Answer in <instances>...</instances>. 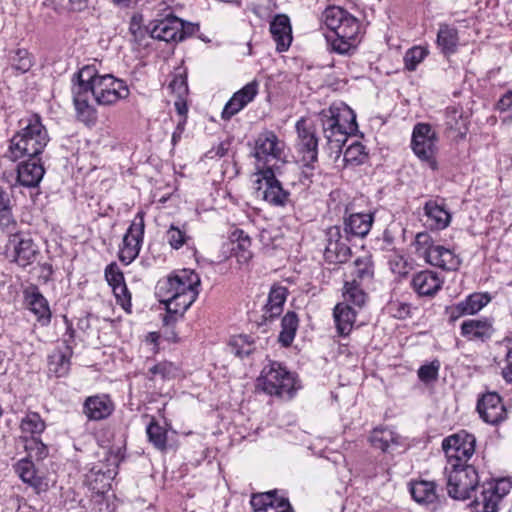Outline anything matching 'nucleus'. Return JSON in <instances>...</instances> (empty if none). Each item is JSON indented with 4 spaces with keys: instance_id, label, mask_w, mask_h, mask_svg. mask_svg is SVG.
I'll return each instance as SVG.
<instances>
[{
    "instance_id": "20",
    "label": "nucleus",
    "mask_w": 512,
    "mask_h": 512,
    "mask_svg": "<svg viewBox=\"0 0 512 512\" xmlns=\"http://www.w3.org/2000/svg\"><path fill=\"white\" fill-rule=\"evenodd\" d=\"M259 84L253 80L233 94L224 106L222 118L229 120L251 103L258 94Z\"/></svg>"
},
{
    "instance_id": "38",
    "label": "nucleus",
    "mask_w": 512,
    "mask_h": 512,
    "mask_svg": "<svg viewBox=\"0 0 512 512\" xmlns=\"http://www.w3.org/2000/svg\"><path fill=\"white\" fill-rule=\"evenodd\" d=\"M351 281L370 285L374 276L371 258L368 256L357 258L351 271Z\"/></svg>"
},
{
    "instance_id": "49",
    "label": "nucleus",
    "mask_w": 512,
    "mask_h": 512,
    "mask_svg": "<svg viewBox=\"0 0 512 512\" xmlns=\"http://www.w3.org/2000/svg\"><path fill=\"white\" fill-rule=\"evenodd\" d=\"M149 441L153 446L161 451H164L167 447V432L155 421H152L146 429Z\"/></svg>"
},
{
    "instance_id": "54",
    "label": "nucleus",
    "mask_w": 512,
    "mask_h": 512,
    "mask_svg": "<svg viewBox=\"0 0 512 512\" xmlns=\"http://www.w3.org/2000/svg\"><path fill=\"white\" fill-rule=\"evenodd\" d=\"M446 125L452 130L461 132L462 128L466 126L462 112L454 107L448 108L446 111Z\"/></svg>"
},
{
    "instance_id": "39",
    "label": "nucleus",
    "mask_w": 512,
    "mask_h": 512,
    "mask_svg": "<svg viewBox=\"0 0 512 512\" xmlns=\"http://www.w3.org/2000/svg\"><path fill=\"white\" fill-rule=\"evenodd\" d=\"M437 45L445 55L454 53L458 45L457 29L441 24L437 33Z\"/></svg>"
},
{
    "instance_id": "22",
    "label": "nucleus",
    "mask_w": 512,
    "mask_h": 512,
    "mask_svg": "<svg viewBox=\"0 0 512 512\" xmlns=\"http://www.w3.org/2000/svg\"><path fill=\"white\" fill-rule=\"evenodd\" d=\"M443 279L436 272L423 270L413 275L411 287L420 297H433L442 288Z\"/></svg>"
},
{
    "instance_id": "5",
    "label": "nucleus",
    "mask_w": 512,
    "mask_h": 512,
    "mask_svg": "<svg viewBox=\"0 0 512 512\" xmlns=\"http://www.w3.org/2000/svg\"><path fill=\"white\" fill-rule=\"evenodd\" d=\"M257 386L271 396L284 399H291L298 389L294 374L276 361H270L263 367Z\"/></svg>"
},
{
    "instance_id": "21",
    "label": "nucleus",
    "mask_w": 512,
    "mask_h": 512,
    "mask_svg": "<svg viewBox=\"0 0 512 512\" xmlns=\"http://www.w3.org/2000/svg\"><path fill=\"white\" fill-rule=\"evenodd\" d=\"M493 333V323L486 317L465 320L460 326L461 336L468 341L484 342L490 339Z\"/></svg>"
},
{
    "instance_id": "60",
    "label": "nucleus",
    "mask_w": 512,
    "mask_h": 512,
    "mask_svg": "<svg viewBox=\"0 0 512 512\" xmlns=\"http://www.w3.org/2000/svg\"><path fill=\"white\" fill-rule=\"evenodd\" d=\"M411 305L405 302H394L391 304V310L394 317L398 319H405L411 314Z\"/></svg>"
},
{
    "instance_id": "62",
    "label": "nucleus",
    "mask_w": 512,
    "mask_h": 512,
    "mask_svg": "<svg viewBox=\"0 0 512 512\" xmlns=\"http://www.w3.org/2000/svg\"><path fill=\"white\" fill-rule=\"evenodd\" d=\"M45 5L58 13L71 12L68 0H46Z\"/></svg>"
},
{
    "instance_id": "32",
    "label": "nucleus",
    "mask_w": 512,
    "mask_h": 512,
    "mask_svg": "<svg viewBox=\"0 0 512 512\" xmlns=\"http://www.w3.org/2000/svg\"><path fill=\"white\" fill-rule=\"evenodd\" d=\"M333 316L338 334L347 336L353 329L356 312L348 304L340 303L335 306Z\"/></svg>"
},
{
    "instance_id": "44",
    "label": "nucleus",
    "mask_w": 512,
    "mask_h": 512,
    "mask_svg": "<svg viewBox=\"0 0 512 512\" xmlns=\"http://www.w3.org/2000/svg\"><path fill=\"white\" fill-rule=\"evenodd\" d=\"M187 69L185 66L175 67L172 73V79L168 85L169 89L176 97H187L189 93L187 83Z\"/></svg>"
},
{
    "instance_id": "25",
    "label": "nucleus",
    "mask_w": 512,
    "mask_h": 512,
    "mask_svg": "<svg viewBox=\"0 0 512 512\" xmlns=\"http://www.w3.org/2000/svg\"><path fill=\"white\" fill-rule=\"evenodd\" d=\"M72 347L65 340L62 345L58 346L48 358L49 373L56 377H64L70 370V359L72 357Z\"/></svg>"
},
{
    "instance_id": "52",
    "label": "nucleus",
    "mask_w": 512,
    "mask_h": 512,
    "mask_svg": "<svg viewBox=\"0 0 512 512\" xmlns=\"http://www.w3.org/2000/svg\"><path fill=\"white\" fill-rule=\"evenodd\" d=\"M189 236L185 230L180 229L175 225H171L166 231V240L171 248L178 250L187 242Z\"/></svg>"
},
{
    "instance_id": "59",
    "label": "nucleus",
    "mask_w": 512,
    "mask_h": 512,
    "mask_svg": "<svg viewBox=\"0 0 512 512\" xmlns=\"http://www.w3.org/2000/svg\"><path fill=\"white\" fill-rule=\"evenodd\" d=\"M112 289H113V292H114L116 298L121 303L122 307L124 309H127V306L131 305V303H130L131 297H130V293L127 289L125 282L113 287Z\"/></svg>"
},
{
    "instance_id": "3",
    "label": "nucleus",
    "mask_w": 512,
    "mask_h": 512,
    "mask_svg": "<svg viewBox=\"0 0 512 512\" xmlns=\"http://www.w3.org/2000/svg\"><path fill=\"white\" fill-rule=\"evenodd\" d=\"M80 90L90 92L100 105H111L128 96L125 83L111 74L99 75L95 66H82L74 75Z\"/></svg>"
},
{
    "instance_id": "63",
    "label": "nucleus",
    "mask_w": 512,
    "mask_h": 512,
    "mask_svg": "<svg viewBox=\"0 0 512 512\" xmlns=\"http://www.w3.org/2000/svg\"><path fill=\"white\" fill-rule=\"evenodd\" d=\"M391 270L394 273H397L399 275H404L407 273L406 271V262L403 260L402 257H395L389 261Z\"/></svg>"
},
{
    "instance_id": "42",
    "label": "nucleus",
    "mask_w": 512,
    "mask_h": 512,
    "mask_svg": "<svg viewBox=\"0 0 512 512\" xmlns=\"http://www.w3.org/2000/svg\"><path fill=\"white\" fill-rule=\"evenodd\" d=\"M281 332L279 334V342L288 347L293 342L298 328V317L294 312H288L281 321Z\"/></svg>"
},
{
    "instance_id": "56",
    "label": "nucleus",
    "mask_w": 512,
    "mask_h": 512,
    "mask_svg": "<svg viewBox=\"0 0 512 512\" xmlns=\"http://www.w3.org/2000/svg\"><path fill=\"white\" fill-rule=\"evenodd\" d=\"M105 278L112 288L125 282L122 271L115 263L109 264L106 267Z\"/></svg>"
},
{
    "instance_id": "43",
    "label": "nucleus",
    "mask_w": 512,
    "mask_h": 512,
    "mask_svg": "<svg viewBox=\"0 0 512 512\" xmlns=\"http://www.w3.org/2000/svg\"><path fill=\"white\" fill-rule=\"evenodd\" d=\"M280 499L274 492L261 493L252 496L251 505L254 512H276Z\"/></svg>"
},
{
    "instance_id": "18",
    "label": "nucleus",
    "mask_w": 512,
    "mask_h": 512,
    "mask_svg": "<svg viewBox=\"0 0 512 512\" xmlns=\"http://www.w3.org/2000/svg\"><path fill=\"white\" fill-rule=\"evenodd\" d=\"M326 236L327 244L324 250L325 261L330 264L346 263L351 256V249L341 241L339 227H329Z\"/></svg>"
},
{
    "instance_id": "15",
    "label": "nucleus",
    "mask_w": 512,
    "mask_h": 512,
    "mask_svg": "<svg viewBox=\"0 0 512 512\" xmlns=\"http://www.w3.org/2000/svg\"><path fill=\"white\" fill-rule=\"evenodd\" d=\"M6 251L13 262L21 267H26L34 262L37 246L27 235L15 233L9 238Z\"/></svg>"
},
{
    "instance_id": "41",
    "label": "nucleus",
    "mask_w": 512,
    "mask_h": 512,
    "mask_svg": "<svg viewBox=\"0 0 512 512\" xmlns=\"http://www.w3.org/2000/svg\"><path fill=\"white\" fill-rule=\"evenodd\" d=\"M15 470L23 482L28 483L36 489L41 487L42 479L37 476L34 464L30 459L25 458L18 461Z\"/></svg>"
},
{
    "instance_id": "10",
    "label": "nucleus",
    "mask_w": 512,
    "mask_h": 512,
    "mask_svg": "<svg viewBox=\"0 0 512 512\" xmlns=\"http://www.w3.org/2000/svg\"><path fill=\"white\" fill-rule=\"evenodd\" d=\"M475 437L465 431L446 437L442 441V449L447 458V465L455 467L467 464L475 452Z\"/></svg>"
},
{
    "instance_id": "13",
    "label": "nucleus",
    "mask_w": 512,
    "mask_h": 512,
    "mask_svg": "<svg viewBox=\"0 0 512 512\" xmlns=\"http://www.w3.org/2000/svg\"><path fill=\"white\" fill-rule=\"evenodd\" d=\"M416 242L424 249L423 255L430 265L449 271H455L459 268L461 260L451 249L429 243V237L425 234H418Z\"/></svg>"
},
{
    "instance_id": "33",
    "label": "nucleus",
    "mask_w": 512,
    "mask_h": 512,
    "mask_svg": "<svg viewBox=\"0 0 512 512\" xmlns=\"http://www.w3.org/2000/svg\"><path fill=\"white\" fill-rule=\"evenodd\" d=\"M410 492L413 499L423 505L434 503L437 498L436 484L433 481L416 480L410 484Z\"/></svg>"
},
{
    "instance_id": "61",
    "label": "nucleus",
    "mask_w": 512,
    "mask_h": 512,
    "mask_svg": "<svg viewBox=\"0 0 512 512\" xmlns=\"http://www.w3.org/2000/svg\"><path fill=\"white\" fill-rule=\"evenodd\" d=\"M359 473L364 478H374L378 473L377 464L374 461H366L361 464V467L359 468Z\"/></svg>"
},
{
    "instance_id": "58",
    "label": "nucleus",
    "mask_w": 512,
    "mask_h": 512,
    "mask_svg": "<svg viewBox=\"0 0 512 512\" xmlns=\"http://www.w3.org/2000/svg\"><path fill=\"white\" fill-rule=\"evenodd\" d=\"M506 342L508 350L506 353V365L502 369V376L507 382L512 383V333L506 338Z\"/></svg>"
},
{
    "instance_id": "26",
    "label": "nucleus",
    "mask_w": 512,
    "mask_h": 512,
    "mask_svg": "<svg viewBox=\"0 0 512 512\" xmlns=\"http://www.w3.org/2000/svg\"><path fill=\"white\" fill-rule=\"evenodd\" d=\"M43 166L35 159L19 164L17 169V181L24 187H36L44 176Z\"/></svg>"
},
{
    "instance_id": "40",
    "label": "nucleus",
    "mask_w": 512,
    "mask_h": 512,
    "mask_svg": "<svg viewBox=\"0 0 512 512\" xmlns=\"http://www.w3.org/2000/svg\"><path fill=\"white\" fill-rule=\"evenodd\" d=\"M368 286L369 285L346 280L343 291V297L345 301L359 308L363 307L368 299V295L365 292V289Z\"/></svg>"
},
{
    "instance_id": "53",
    "label": "nucleus",
    "mask_w": 512,
    "mask_h": 512,
    "mask_svg": "<svg viewBox=\"0 0 512 512\" xmlns=\"http://www.w3.org/2000/svg\"><path fill=\"white\" fill-rule=\"evenodd\" d=\"M25 449L30 458L41 460L48 454L47 446L37 437H31L26 440Z\"/></svg>"
},
{
    "instance_id": "36",
    "label": "nucleus",
    "mask_w": 512,
    "mask_h": 512,
    "mask_svg": "<svg viewBox=\"0 0 512 512\" xmlns=\"http://www.w3.org/2000/svg\"><path fill=\"white\" fill-rule=\"evenodd\" d=\"M73 101L78 116L85 122H91L95 119V110L88 104L86 95L89 92L80 90V83L73 78Z\"/></svg>"
},
{
    "instance_id": "35",
    "label": "nucleus",
    "mask_w": 512,
    "mask_h": 512,
    "mask_svg": "<svg viewBox=\"0 0 512 512\" xmlns=\"http://www.w3.org/2000/svg\"><path fill=\"white\" fill-rule=\"evenodd\" d=\"M369 442L375 449L387 452L399 444V436L388 427H377L371 432Z\"/></svg>"
},
{
    "instance_id": "4",
    "label": "nucleus",
    "mask_w": 512,
    "mask_h": 512,
    "mask_svg": "<svg viewBox=\"0 0 512 512\" xmlns=\"http://www.w3.org/2000/svg\"><path fill=\"white\" fill-rule=\"evenodd\" d=\"M323 133L328 143L335 149L347 141V137L357 130L354 111L343 102H335L319 114Z\"/></svg>"
},
{
    "instance_id": "47",
    "label": "nucleus",
    "mask_w": 512,
    "mask_h": 512,
    "mask_svg": "<svg viewBox=\"0 0 512 512\" xmlns=\"http://www.w3.org/2000/svg\"><path fill=\"white\" fill-rule=\"evenodd\" d=\"M229 347L231 353L240 358H244L252 354L255 350L254 341L247 335H237L231 338Z\"/></svg>"
},
{
    "instance_id": "46",
    "label": "nucleus",
    "mask_w": 512,
    "mask_h": 512,
    "mask_svg": "<svg viewBox=\"0 0 512 512\" xmlns=\"http://www.w3.org/2000/svg\"><path fill=\"white\" fill-rule=\"evenodd\" d=\"M46 428V424L41 416L36 412H28L21 420L20 429L23 434L35 437L40 435Z\"/></svg>"
},
{
    "instance_id": "16",
    "label": "nucleus",
    "mask_w": 512,
    "mask_h": 512,
    "mask_svg": "<svg viewBox=\"0 0 512 512\" xmlns=\"http://www.w3.org/2000/svg\"><path fill=\"white\" fill-rule=\"evenodd\" d=\"M359 33V21L348 12L341 27L335 32L336 38L332 41L333 50L339 54H348L355 48Z\"/></svg>"
},
{
    "instance_id": "12",
    "label": "nucleus",
    "mask_w": 512,
    "mask_h": 512,
    "mask_svg": "<svg viewBox=\"0 0 512 512\" xmlns=\"http://www.w3.org/2000/svg\"><path fill=\"white\" fill-rule=\"evenodd\" d=\"M512 487L508 479L490 480L481 485V492L472 503L475 512H498V505Z\"/></svg>"
},
{
    "instance_id": "17",
    "label": "nucleus",
    "mask_w": 512,
    "mask_h": 512,
    "mask_svg": "<svg viewBox=\"0 0 512 512\" xmlns=\"http://www.w3.org/2000/svg\"><path fill=\"white\" fill-rule=\"evenodd\" d=\"M490 301L491 297L488 293H472L464 300L447 307L446 313L448 314L449 320L454 322L463 316L475 315Z\"/></svg>"
},
{
    "instance_id": "24",
    "label": "nucleus",
    "mask_w": 512,
    "mask_h": 512,
    "mask_svg": "<svg viewBox=\"0 0 512 512\" xmlns=\"http://www.w3.org/2000/svg\"><path fill=\"white\" fill-rule=\"evenodd\" d=\"M270 32L279 52L286 51L290 47L292 42V27L287 15H276L270 23Z\"/></svg>"
},
{
    "instance_id": "1",
    "label": "nucleus",
    "mask_w": 512,
    "mask_h": 512,
    "mask_svg": "<svg viewBox=\"0 0 512 512\" xmlns=\"http://www.w3.org/2000/svg\"><path fill=\"white\" fill-rule=\"evenodd\" d=\"M199 286V275L189 269H183L158 282L157 295L168 314L164 318L166 323L182 316L194 303L199 294Z\"/></svg>"
},
{
    "instance_id": "34",
    "label": "nucleus",
    "mask_w": 512,
    "mask_h": 512,
    "mask_svg": "<svg viewBox=\"0 0 512 512\" xmlns=\"http://www.w3.org/2000/svg\"><path fill=\"white\" fill-rule=\"evenodd\" d=\"M230 240L232 243L231 251L236 256L239 263H247L251 257L252 252L251 239L243 230L235 229L231 235Z\"/></svg>"
},
{
    "instance_id": "37",
    "label": "nucleus",
    "mask_w": 512,
    "mask_h": 512,
    "mask_svg": "<svg viewBox=\"0 0 512 512\" xmlns=\"http://www.w3.org/2000/svg\"><path fill=\"white\" fill-rule=\"evenodd\" d=\"M17 221L12 212V202L10 195L0 189V229L6 232L16 230Z\"/></svg>"
},
{
    "instance_id": "64",
    "label": "nucleus",
    "mask_w": 512,
    "mask_h": 512,
    "mask_svg": "<svg viewBox=\"0 0 512 512\" xmlns=\"http://www.w3.org/2000/svg\"><path fill=\"white\" fill-rule=\"evenodd\" d=\"M500 111H507L512 107V91L504 94L497 103Z\"/></svg>"
},
{
    "instance_id": "6",
    "label": "nucleus",
    "mask_w": 512,
    "mask_h": 512,
    "mask_svg": "<svg viewBox=\"0 0 512 512\" xmlns=\"http://www.w3.org/2000/svg\"><path fill=\"white\" fill-rule=\"evenodd\" d=\"M285 144L272 131L260 133L255 141L256 172L278 171L285 159Z\"/></svg>"
},
{
    "instance_id": "29",
    "label": "nucleus",
    "mask_w": 512,
    "mask_h": 512,
    "mask_svg": "<svg viewBox=\"0 0 512 512\" xmlns=\"http://www.w3.org/2000/svg\"><path fill=\"white\" fill-rule=\"evenodd\" d=\"M83 411L90 420H102L112 413L113 404L105 395L91 396L86 399Z\"/></svg>"
},
{
    "instance_id": "11",
    "label": "nucleus",
    "mask_w": 512,
    "mask_h": 512,
    "mask_svg": "<svg viewBox=\"0 0 512 512\" xmlns=\"http://www.w3.org/2000/svg\"><path fill=\"white\" fill-rule=\"evenodd\" d=\"M144 217L145 213L139 211L123 236L119 248V260L125 265L132 263L140 253L145 232Z\"/></svg>"
},
{
    "instance_id": "51",
    "label": "nucleus",
    "mask_w": 512,
    "mask_h": 512,
    "mask_svg": "<svg viewBox=\"0 0 512 512\" xmlns=\"http://www.w3.org/2000/svg\"><path fill=\"white\" fill-rule=\"evenodd\" d=\"M440 367V361L437 359L424 364L417 371L418 378L425 384L435 382L438 379Z\"/></svg>"
},
{
    "instance_id": "31",
    "label": "nucleus",
    "mask_w": 512,
    "mask_h": 512,
    "mask_svg": "<svg viewBox=\"0 0 512 512\" xmlns=\"http://www.w3.org/2000/svg\"><path fill=\"white\" fill-rule=\"evenodd\" d=\"M373 223V215L371 213H353L344 222V231L356 237L366 236Z\"/></svg>"
},
{
    "instance_id": "23",
    "label": "nucleus",
    "mask_w": 512,
    "mask_h": 512,
    "mask_svg": "<svg viewBox=\"0 0 512 512\" xmlns=\"http://www.w3.org/2000/svg\"><path fill=\"white\" fill-rule=\"evenodd\" d=\"M181 28L182 20L180 18L168 16L152 23L149 31L152 38L169 43L178 42Z\"/></svg>"
},
{
    "instance_id": "57",
    "label": "nucleus",
    "mask_w": 512,
    "mask_h": 512,
    "mask_svg": "<svg viewBox=\"0 0 512 512\" xmlns=\"http://www.w3.org/2000/svg\"><path fill=\"white\" fill-rule=\"evenodd\" d=\"M344 158L347 162L362 163L366 158L364 147L359 143L350 145L345 151Z\"/></svg>"
},
{
    "instance_id": "19",
    "label": "nucleus",
    "mask_w": 512,
    "mask_h": 512,
    "mask_svg": "<svg viewBox=\"0 0 512 512\" xmlns=\"http://www.w3.org/2000/svg\"><path fill=\"white\" fill-rule=\"evenodd\" d=\"M477 411L488 424L497 425L507 417V412L497 393H487L478 401Z\"/></svg>"
},
{
    "instance_id": "28",
    "label": "nucleus",
    "mask_w": 512,
    "mask_h": 512,
    "mask_svg": "<svg viewBox=\"0 0 512 512\" xmlns=\"http://www.w3.org/2000/svg\"><path fill=\"white\" fill-rule=\"evenodd\" d=\"M424 214L427 218L426 224L431 229H444L451 221V215L446 208L434 200H429L425 203Z\"/></svg>"
},
{
    "instance_id": "45",
    "label": "nucleus",
    "mask_w": 512,
    "mask_h": 512,
    "mask_svg": "<svg viewBox=\"0 0 512 512\" xmlns=\"http://www.w3.org/2000/svg\"><path fill=\"white\" fill-rule=\"evenodd\" d=\"M113 478L112 471L102 472L101 469L93 467L87 475V482L90 488L96 493H104L110 486V480Z\"/></svg>"
},
{
    "instance_id": "8",
    "label": "nucleus",
    "mask_w": 512,
    "mask_h": 512,
    "mask_svg": "<svg viewBox=\"0 0 512 512\" xmlns=\"http://www.w3.org/2000/svg\"><path fill=\"white\" fill-rule=\"evenodd\" d=\"M437 141V133L431 125L418 123L414 126L411 148L414 154L432 170L438 169L436 160Z\"/></svg>"
},
{
    "instance_id": "30",
    "label": "nucleus",
    "mask_w": 512,
    "mask_h": 512,
    "mask_svg": "<svg viewBox=\"0 0 512 512\" xmlns=\"http://www.w3.org/2000/svg\"><path fill=\"white\" fill-rule=\"evenodd\" d=\"M26 303L30 311L42 325L50 322L51 312L45 297L35 288L25 292Z\"/></svg>"
},
{
    "instance_id": "55",
    "label": "nucleus",
    "mask_w": 512,
    "mask_h": 512,
    "mask_svg": "<svg viewBox=\"0 0 512 512\" xmlns=\"http://www.w3.org/2000/svg\"><path fill=\"white\" fill-rule=\"evenodd\" d=\"M428 49L422 46L410 48L404 56V64H419L428 55Z\"/></svg>"
},
{
    "instance_id": "2",
    "label": "nucleus",
    "mask_w": 512,
    "mask_h": 512,
    "mask_svg": "<svg viewBox=\"0 0 512 512\" xmlns=\"http://www.w3.org/2000/svg\"><path fill=\"white\" fill-rule=\"evenodd\" d=\"M19 124L20 130L10 140L7 157L13 161L36 158L49 142L47 130L37 114L21 119Z\"/></svg>"
},
{
    "instance_id": "14",
    "label": "nucleus",
    "mask_w": 512,
    "mask_h": 512,
    "mask_svg": "<svg viewBox=\"0 0 512 512\" xmlns=\"http://www.w3.org/2000/svg\"><path fill=\"white\" fill-rule=\"evenodd\" d=\"M299 152L301 161L307 167L312 166L318 159V139L315 129L306 119L301 118L296 123Z\"/></svg>"
},
{
    "instance_id": "48",
    "label": "nucleus",
    "mask_w": 512,
    "mask_h": 512,
    "mask_svg": "<svg viewBox=\"0 0 512 512\" xmlns=\"http://www.w3.org/2000/svg\"><path fill=\"white\" fill-rule=\"evenodd\" d=\"M348 12L341 7L331 6L323 12V21L326 27L332 32H336L344 22Z\"/></svg>"
},
{
    "instance_id": "7",
    "label": "nucleus",
    "mask_w": 512,
    "mask_h": 512,
    "mask_svg": "<svg viewBox=\"0 0 512 512\" xmlns=\"http://www.w3.org/2000/svg\"><path fill=\"white\" fill-rule=\"evenodd\" d=\"M444 472L447 477V491L450 497L459 500L471 497L479 482L478 473L473 466L467 464L455 467L446 465Z\"/></svg>"
},
{
    "instance_id": "27",
    "label": "nucleus",
    "mask_w": 512,
    "mask_h": 512,
    "mask_svg": "<svg viewBox=\"0 0 512 512\" xmlns=\"http://www.w3.org/2000/svg\"><path fill=\"white\" fill-rule=\"evenodd\" d=\"M288 296V290L284 286L274 285L271 287L267 303L263 309V318L272 320L280 316Z\"/></svg>"
},
{
    "instance_id": "9",
    "label": "nucleus",
    "mask_w": 512,
    "mask_h": 512,
    "mask_svg": "<svg viewBox=\"0 0 512 512\" xmlns=\"http://www.w3.org/2000/svg\"><path fill=\"white\" fill-rule=\"evenodd\" d=\"M276 171L266 170L253 174V185L258 198L273 206L284 207L290 202V193L283 189L275 177Z\"/></svg>"
},
{
    "instance_id": "50",
    "label": "nucleus",
    "mask_w": 512,
    "mask_h": 512,
    "mask_svg": "<svg viewBox=\"0 0 512 512\" xmlns=\"http://www.w3.org/2000/svg\"><path fill=\"white\" fill-rule=\"evenodd\" d=\"M152 377L156 379L159 377L161 380H170L178 376L179 369L171 362H160L149 369Z\"/></svg>"
}]
</instances>
